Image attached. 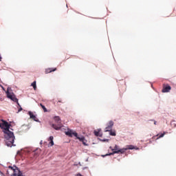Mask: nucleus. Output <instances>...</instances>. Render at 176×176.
I'll list each match as a JSON object with an SVG mask.
<instances>
[{
	"instance_id": "nucleus-1",
	"label": "nucleus",
	"mask_w": 176,
	"mask_h": 176,
	"mask_svg": "<svg viewBox=\"0 0 176 176\" xmlns=\"http://www.w3.org/2000/svg\"><path fill=\"white\" fill-rule=\"evenodd\" d=\"M0 127L1 129H3L6 144L7 146H13V144L14 143V134L9 130L10 124H9L8 122L2 120V122L0 123Z\"/></svg>"
},
{
	"instance_id": "nucleus-2",
	"label": "nucleus",
	"mask_w": 176,
	"mask_h": 176,
	"mask_svg": "<svg viewBox=\"0 0 176 176\" xmlns=\"http://www.w3.org/2000/svg\"><path fill=\"white\" fill-rule=\"evenodd\" d=\"M66 135H68V137H72L73 135L76 138L77 140H79L80 142H82V144L85 145V146H88L89 144H87V140L85 138L84 136L79 137L78 135V133L74 131L73 130L69 129L67 131L65 132Z\"/></svg>"
},
{
	"instance_id": "nucleus-3",
	"label": "nucleus",
	"mask_w": 176,
	"mask_h": 176,
	"mask_svg": "<svg viewBox=\"0 0 176 176\" xmlns=\"http://www.w3.org/2000/svg\"><path fill=\"white\" fill-rule=\"evenodd\" d=\"M7 174L10 176H23V173L17 166H8Z\"/></svg>"
},
{
	"instance_id": "nucleus-4",
	"label": "nucleus",
	"mask_w": 176,
	"mask_h": 176,
	"mask_svg": "<svg viewBox=\"0 0 176 176\" xmlns=\"http://www.w3.org/2000/svg\"><path fill=\"white\" fill-rule=\"evenodd\" d=\"M55 124H52V127L55 130H60L61 127H63V124L61 123V119H60V117L56 116L54 118Z\"/></svg>"
},
{
	"instance_id": "nucleus-5",
	"label": "nucleus",
	"mask_w": 176,
	"mask_h": 176,
	"mask_svg": "<svg viewBox=\"0 0 176 176\" xmlns=\"http://www.w3.org/2000/svg\"><path fill=\"white\" fill-rule=\"evenodd\" d=\"M9 90H10V89L8 88L7 91H6L8 98H10V100H12V101H14V102H16L18 104V105H20V104H19V99H17V98H16V95H14V94H13V92L9 91Z\"/></svg>"
},
{
	"instance_id": "nucleus-6",
	"label": "nucleus",
	"mask_w": 176,
	"mask_h": 176,
	"mask_svg": "<svg viewBox=\"0 0 176 176\" xmlns=\"http://www.w3.org/2000/svg\"><path fill=\"white\" fill-rule=\"evenodd\" d=\"M113 121L111 120L107 124V127L104 129V131H111L112 130V128L113 127Z\"/></svg>"
},
{
	"instance_id": "nucleus-7",
	"label": "nucleus",
	"mask_w": 176,
	"mask_h": 176,
	"mask_svg": "<svg viewBox=\"0 0 176 176\" xmlns=\"http://www.w3.org/2000/svg\"><path fill=\"white\" fill-rule=\"evenodd\" d=\"M118 145H116L114 147L113 153H124L126 152V148L118 149Z\"/></svg>"
},
{
	"instance_id": "nucleus-8",
	"label": "nucleus",
	"mask_w": 176,
	"mask_h": 176,
	"mask_svg": "<svg viewBox=\"0 0 176 176\" xmlns=\"http://www.w3.org/2000/svg\"><path fill=\"white\" fill-rule=\"evenodd\" d=\"M171 90V87L168 85H163V89L162 90V93H168Z\"/></svg>"
},
{
	"instance_id": "nucleus-9",
	"label": "nucleus",
	"mask_w": 176,
	"mask_h": 176,
	"mask_svg": "<svg viewBox=\"0 0 176 176\" xmlns=\"http://www.w3.org/2000/svg\"><path fill=\"white\" fill-rule=\"evenodd\" d=\"M54 71H57V68H47L45 69V74H50L51 72H54Z\"/></svg>"
},
{
	"instance_id": "nucleus-10",
	"label": "nucleus",
	"mask_w": 176,
	"mask_h": 176,
	"mask_svg": "<svg viewBox=\"0 0 176 176\" xmlns=\"http://www.w3.org/2000/svg\"><path fill=\"white\" fill-rule=\"evenodd\" d=\"M28 115H29L30 119H33V120H34L35 122H38V120H36V116H35V115H34V113H32V111H29Z\"/></svg>"
},
{
	"instance_id": "nucleus-11",
	"label": "nucleus",
	"mask_w": 176,
	"mask_h": 176,
	"mask_svg": "<svg viewBox=\"0 0 176 176\" xmlns=\"http://www.w3.org/2000/svg\"><path fill=\"white\" fill-rule=\"evenodd\" d=\"M96 137H102V133H101V129H98L94 131Z\"/></svg>"
},
{
	"instance_id": "nucleus-12",
	"label": "nucleus",
	"mask_w": 176,
	"mask_h": 176,
	"mask_svg": "<svg viewBox=\"0 0 176 176\" xmlns=\"http://www.w3.org/2000/svg\"><path fill=\"white\" fill-rule=\"evenodd\" d=\"M54 140V138L53 136H50L48 141H50L49 146H53L54 145V142L53 141Z\"/></svg>"
},
{
	"instance_id": "nucleus-13",
	"label": "nucleus",
	"mask_w": 176,
	"mask_h": 176,
	"mask_svg": "<svg viewBox=\"0 0 176 176\" xmlns=\"http://www.w3.org/2000/svg\"><path fill=\"white\" fill-rule=\"evenodd\" d=\"M166 135V132H164L163 133H161L160 135L157 134V135L153 137V140H155V137H157L156 140H159V138H163L164 135Z\"/></svg>"
},
{
	"instance_id": "nucleus-14",
	"label": "nucleus",
	"mask_w": 176,
	"mask_h": 176,
	"mask_svg": "<svg viewBox=\"0 0 176 176\" xmlns=\"http://www.w3.org/2000/svg\"><path fill=\"white\" fill-rule=\"evenodd\" d=\"M109 131V134L113 137L116 136V132L115 131H112L111 129V131Z\"/></svg>"
},
{
	"instance_id": "nucleus-15",
	"label": "nucleus",
	"mask_w": 176,
	"mask_h": 176,
	"mask_svg": "<svg viewBox=\"0 0 176 176\" xmlns=\"http://www.w3.org/2000/svg\"><path fill=\"white\" fill-rule=\"evenodd\" d=\"M31 86H32L34 90H36V81H34L32 84Z\"/></svg>"
},
{
	"instance_id": "nucleus-16",
	"label": "nucleus",
	"mask_w": 176,
	"mask_h": 176,
	"mask_svg": "<svg viewBox=\"0 0 176 176\" xmlns=\"http://www.w3.org/2000/svg\"><path fill=\"white\" fill-rule=\"evenodd\" d=\"M32 155H34V157H38V156H39V154H38V153H36V151H33L32 153Z\"/></svg>"
},
{
	"instance_id": "nucleus-17",
	"label": "nucleus",
	"mask_w": 176,
	"mask_h": 176,
	"mask_svg": "<svg viewBox=\"0 0 176 176\" xmlns=\"http://www.w3.org/2000/svg\"><path fill=\"white\" fill-rule=\"evenodd\" d=\"M41 108L43 109L44 112H47V109L45 107V105L40 104Z\"/></svg>"
},
{
	"instance_id": "nucleus-18",
	"label": "nucleus",
	"mask_w": 176,
	"mask_h": 176,
	"mask_svg": "<svg viewBox=\"0 0 176 176\" xmlns=\"http://www.w3.org/2000/svg\"><path fill=\"white\" fill-rule=\"evenodd\" d=\"M103 141H104V142H108V141H109V140L105 139V140H104Z\"/></svg>"
},
{
	"instance_id": "nucleus-19",
	"label": "nucleus",
	"mask_w": 176,
	"mask_h": 176,
	"mask_svg": "<svg viewBox=\"0 0 176 176\" xmlns=\"http://www.w3.org/2000/svg\"><path fill=\"white\" fill-rule=\"evenodd\" d=\"M20 111H23V108H20L19 109V112H20Z\"/></svg>"
},
{
	"instance_id": "nucleus-20",
	"label": "nucleus",
	"mask_w": 176,
	"mask_h": 176,
	"mask_svg": "<svg viewBox=\"0 0 176 176\" xmlns=\"http://www.w3.org/2000/svg\"><path fill=\"white\" fill-rule=\"evenodd\" d=\"M133 149H138V148H136L135 146H133Z\"/></svg>"
},
{
	"instance_id": "nucleus-21",
	"label": "nucleus",
	"mask_w": 176,
	"mask_h": 176,
	"mask_svg": "<svg viewBox=\"0 0 176 176\" xmlns=\"http://www.w3.org/2000/svg\"><path fill=\"white\" fill-rule=\"evenodd\" d=\"M129 149H133V146H130Z\"/></svg>"
},
{
	"instance_id": "nucleus-22",
	"label": "nucleus",
	"mask_w": 176,
	"mask_h": 176,
	"mask_svg": "<svg viewBox=\"0 0 176 176\" xmlns=\"http://www.w3.org/2000/svg\"><path fill=\"white\" fill-rule=\"evenodd\" d=\"M58 102H61V100H59V101H58Z\"/></svg>"
},
{
	"instance_id": "nucleus-23",
	"label": "nucleus",
	"mask_w": 176,
	"mask_h": 176,
	"mask_svg": "<svg viewBox=\"0 0 176 176\" xmlns=\"http://www.w3.org/2000/svg\"><path fill=\"white\" fill-rule=\"evenodd\" d=\"M154 124H156V121H154Z\"/></svg>"
},
{
	"instance_id": "nucleus-24",
	"label": "nucleus",
	"mask_w": 176,
	"mask_h": 176,
	"mask_svg": "<svg viewBox=\"0 0 176 176\" xmlns=\"http://www.w3.org/2000/svg\"><path fill=\"white\" fill-rule=\"evenodd\" d=\"M1 60H2V58L0 56V61H1Z\"/></svg>"
}]
</instances>
